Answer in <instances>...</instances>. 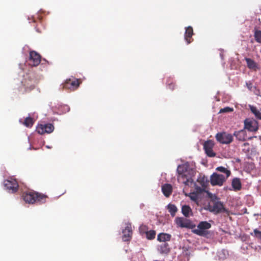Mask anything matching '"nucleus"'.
I'll return each instance as SVG.
<instances>
[{
	"mask_svg": "<svg viewBox=\"0 0 261 261\" xmlns=\"http://www.w3.org/2000/svg\"><path fill=\"white\" fill-rule=\"evenodd\" d=\"M177 172L178 181L185 185L183 190L185 195L196 202V182L192 178L193 171L190 169L187 164H184L178 166Z\"/></svg>",
	"mask_w": 261,
	"mask_h": 261,
	"instance_id": "1",
	"label": "nucleus"
},
{
	"mask_svg": "<svg viewBox=\"0 0 261 261\" xmlns=\"http://www.w3.org/2000/svg\"><path fill=\"white\" fill-rule=\"evenodd\" d=\"M207 197L210 199L207 205L206 210L214 214H218L224 213L227 215L229 214V211L224 207L222 202L220 201V198L218 197L215 194H213L210 192H207Z\"/></svg>",
	"mask_w": 261,
	"mask_h": 261,
	"instance_id": "2",
	"label": "nucleus"
},
{
	"mask_svg": "<svg viewBox=\"0 0 261 261\" xmlns=\"http://www.w3.org/2000/svg\"><path fill=\"white\" fill-rule=\"evenodd\" d=\"M22 197L26 203L34 204L35 203H45L48 196L34 191H30L24 192L22 194Z\"/></svg>",
	"mask_w": 261,
	"mask_h": 261,
	"instance_id": "3",
	"label": "nucleus"
},
{
	"mask_svg": "<svg viewBox=\"0 0 261 261\" xmlns=\"http://www.w3.org/2000/svg\"><path fill=\"white\" fill-rule=\"evenodd\" d=\"M197 182H198L202 188L197 186V205L198 204V200L201 194H206L210 192L207 190L209 180L206 176L204 175L199 174V177L197 179Z\"/></svg>",
	"mask_w": 261,
	"mask_h": 261,
	"instance_id": "4",
	"label": "nucleus"
},
{
	"mask_svg": "<svg viewBox=\"0 0 261 261\" xmlns=\"http://www.w3.org/2000/svg\"><path fill=\"white\" fill-rule=\"evenodd\" d=\"M22 85L24 88L23 93L28 92L34 89L35 88V80L33 73H27L21 82Z\"/></svg>",
	"mask_w": 261,
	"mask_h": 261,
	"instance_id": "5",
	"label": "nucleus"
},
{
	"mask_svg": "<svg viewBox=\"0 0 261 261\" xmlns=\"http://www.w3.org/2000/svg\"><path fill=\"white\" fill-rule=\"evenodd\" d=\"M197 227V235L204 237L206 238H211L212 236L213 233L208 230L211 227V224L208 222H200Z\"/></svg>",
	"mask_w": 261,
	"mask_h": 261,
	"instance_id": "6",
	"label": "nucleus"
},
{
	"mask_svg": "<svg viewBox=\"0 0 261 261\" xmlns=\"http://www.w3.org/2000/svg\"><path fill=\"white\" fill-rule=\"evenodd\" d=\"M217 141L221 144H229L233 141V136L225 132L218 133L216 135Z\"/></svg>",
	"mask_w": 261,
	"mask_h": 261,
	"instance_id": "7",
	"label": "nucleus"
},
{
	"mask_svg": "<svg viewBox=\"0 0 261 261\" xmlns=\"http://www.w3.org/2000/svg\"><path fill=\"white\" fill-rule=\"evenodd\" d=\"M81 83L79 79H68L63 84V88L70 91H74L78 88Z\"/></svg>",
	"mask_w": 261,
	"mask_h": 261,
	"instance_id": "8",
	"label": "nucleus"
},
{
	"mask_svg": "<svg viewBox=\"0 0 261 261\" xmlns=\"http://www.w3.org/2000/svg\"><path fill=\"white\" fill-rule=\"evenodd\" d=\"M176 224L181 228H193L195 224L190 220L183 217H177L175 220Z\"/></svg>",
	"mask_w": 261,
	"mask_h": 261,
	"instance_id": "9",
	"label": "nucleus"
},
{
	"mask_svg": "<svg viewBox=\"0 0 261 261\" xmlns=\"http://www.w3.org/2000/svg\"><path fill=\"white\" fill-rule=\"evenodd\" d=\"M226 178L223 175L214 173L210 178L211 184L212 186H221L226 180Z\"/></svg>",
	"mask_w": 261,
	"mask_h": 261,
	"instance_id": "10",
	"label": "nucleus"
},
{
	"mask_svg": "<svg viewBox=\"0 0 261 261\" xmlns=\"http://www.w3.org/2000/svg\"><path fill=\"white\" fill-rule=\"evenodd\" d=\"M41 61V56L35 51H31L30 52L28 64L31 66H38Z\"/></svg>",
	"mask_w": 261,
	"mask_h": 261,
	"instance_id": "11",
	"label": "nucleus"
},
{
	"mask_svg": "<svg viewBox=\"0 0 261 261\" xmlns=\"http://www.w3.org/2000/svg\"><path fill=\"white\" fill-rule=\"evenodd\" d=\"M54 129V125L51 123L45 124H39L36 127V132L41 135L45 133L49 134L53 132Z\"/></svg>",
	"mask_w": 261,
	"mask_h": 261,
	"instance_id": "12",
	"label": "nucleus"
},
{
	"mask_svg": "<svg viewBox=\"0 0 261 261\" xmlns=\"http://www.w3.org/2000/svg\"><path fill=\"white\" fill-rule=\"evenodd\" d=\"M5 187L7 189L10 191L12 193L17 192L18 189V184L15 179L11 178L9 179H7L4 181Z\"/></svg>",
	"mask_w": 261,
	"mask_h": 261,
	"instance_id": "13",
	"label": "nucleus"
},
{
	"mask_svg": "<svg viewBox=\"0 0 261 261\" xmlns=\"http://www.w3.org/2000/svg\"><path fill=\"white\" fill-rule=\"evenodd\" d=\"M214 146V143L212 140H208L203 144V148L205 153L209 157H214L216 156V153L213 150Z\"/></svg>",
	"mask_w": 261,
	"mask_h": 261,
	"instance_id": "14",
	"label": "nucleus"
},
{
	"mask_svg": "<svg viewBox=\"0 0 261 261\" xmlns=\"http://www.w3.org/2000/svg\"><path fill=\"white\" fill-rule=\"evenodd\" d=\"M245 128L250 132H256L258 129V122L256 121H248L245 120L244 121Z\"/></svg>",
	"mask_w": 261,
	"mask_h": 261,
	"instance_id": "15",
	"label": "nucleus"
},
{
	"mask_svg": "<svg viewBox=\"0 0 261 261\" xmlns=\"http://www.w3.org/2000/svg\"><path fill=\"white\" fill-rule=\"evenodd\" d=\"M122 240L123 241L126 242L130 240L132 235V229L130 223L126 224L125 229L122 231Z\"/></svg>",
	"mask_w": 261,
	"mask_h": 261,
	"instance_id": "16",
	"label": "nucleus"
},
{
	"mask_svg": "<svg viewBox=\"0 0 261 261\" xmlns=\"http://www.w3.org/2000/svg\"><path fill=\"white\" fill-rule=\"evenodd\" d=\"M158 250L161 254H167L170 251V248L167 242H164L158 246Z\"/></svg>",
	"mask_w": 261,
	"mask_h": 261,
	"instance_id": "17",
	"label": "nucleus"
},
{
	"mask_svg": "<svg viewBox=\"0 0 261 261\" xmlns=\"http://www.w3.org/2000/svg\"><path fill=\"white\" fill-rule=\"evenodd\" d=\"M233 135L236 137L237 139L241 141H245L247 138V133L244 129L235 131Z\"/></svg>",
	"mask_w": 261,
	"mask_h": 261,
	"instance_id": "18",
	"label": "nucleus"
},
{
	"mask_svg": "<svg viewBox=\"0 0 261 261\" xmlns=\"http://www.w3.org/2000/svg\"><path fill=\"white\" fill-rule=\"evenodd\" d=\"M193 35V30L192 27H188L186 29L185 34V39L187 41V43L189 44L193 40L192 39V37Z\"/></svg>",
	"mask_w": 261,
	"mask_h": 261,
	"instance_id": "19",
	"label": "nucleus"
},
{
	"mask_svg": "<svg viewBox=\"0 0 261 261\" xmlns=\"http://www.w3.org/2000/svg\"><path fill=\"white\" fill-rule=\"evenodd\" d=\"M162 191L164 195L168 197L172 193V187L170 184H165L162 187Z\"/></svg>",
	"mask_w": 261,
	"mask_h": 261,
	"instance_id": "20",
	"label": "nucleus"
},
{
	"mask_svg": "<svg viewBox=\"0 0 261 261\" xmlns=\"http://www.w3.org/2000/svg\"><path fill=\"white\" fill-rule=\"evenodd\" d=\"M171 235L166 233H160L158 235V240L163 243L167 242L171 240Z\"/></svg>",
	"mask_w": 261,
	"mask_h": 261,
	"instance_id": "21",
	"label": "nucleus"
},
{
	"mask_svg": "<svg viewBox=\"0 0 261 261\" xmlns=\"http://www.w3.org/2000/svg\"><path fill=\"white\" fill-rule=\"evenodd\" d=\"M247 67L250 69L256 70L257 68V64L251 59L246 58L245 59Z\"/></svg>",
	"mask_w": 261,
	"mask_h": 261,
	"instance_id": "22",
	"label": "nucleus"
},
{
	"mask_svg": "<svg viewBox=\"0 0 261 261\" xmlns=\"http://www.w3.org/2000/svg\"><path fill=\"white\" fill-rule=\"evenodd\" d=\"M232 186L234 190L239 191L241 189L242 185L241 180L239 178H235L232 181Z\"/></svg>",
	"mask_w": 261,
	"mask_h": 261,
	"instance_id": "23",
	"label": "nucleus"
},
{
	"mask_svg": "<svg viewBox=\"0 0 261 261\" xmlns=\"http://www.w3.org/2000/svg\"><path fill=\"white\" fill-rule=\"evenodd\" d=\"M181 213L186 217H189L192 215V212L191 207L189 205H185L181 207Z\"/></svg>",
	"mask_w": 261,
	"mask_h": 261,
	"instance_id": "24",
	"label": "nucleus"
},
{
	"mask_svg": "<svg viewBox=\"0 0 261 261\" xmlns=\"http://www.w3.org/2000/svg\"><path fill=\"white\" fill-rule=\"evenodd\" d=\"M167 208L169 212L170 213L172 217L175 216L176 213L177 211V208L176 206L173 204H169L167 205Z\"/></svg>",
	"mask_w": 261,
	"mask_h": 261,
	"instance_id": "25",
	"label": "nucleus"
},
{
	"mask_svg": "<svg viewBox=\"0 0 261 261\" xmlns=\"http://www.w3.org/2000/svg\"><path fill=\"white\" fill-rule=\"evenodd\" d=\"M34 123V121L33 120V118L30 117H28L25 119L23 124L28 127H31L33 126Z\"/></svg>",
	"mask_w": 261,
	"mask_h": 261,
	"instance_id": "26",
	"label": "nucleus"
},
{
	"mask_svg": "<svg viewBox=\"0 0 261 261\" xmlns=\"http://www.w3.org/2000/svg\"><path fill=\"white\" fill-rule=\"evenodd\" d=\"M250 108L251 112L254 114L255 117L261 120V112L254 106H250Z\"/></svg>",
	"mask_w": 261,
	"mask_h": 261,
	"instance_id": "27",
	"label": "nucleus"
},
{
	"mask_svg": "<svg viewBox=\"0 0 261 261\" xmlns=\"http://www.w3.org/2000/svg\"><path fill=\"white\" fill-rule=\"evenodd\" d=\"M216 170L225 173L226 174V178H227L230 175V171L222 166L217 167Z\"/></svg>",
	"mask_w": 261,
	"mask_h": 261,
	"instance_id": "28",
	"label": "nucleus"
},
{
	"mask_svg": "<svg viewBox=\"0 0 261 261\" xmlns=\"http://www.w3.org/2000/svg\"><path fill=\"white\" fill-rule=\"evenodd\" d=\"M254 37L255 41L261 44V31L255 30L254 34Z\"/></svg>",
	"mask_w": 261,
	"mask_h": 261,
	"instance_id": "29",
	"label": "nucleus"
},
{
	"mask_svg": "<svg viewBox=\"0 0 261 261\" xmlns=\"http://www.w3.org/2000/svg\"><path fill=\"white\" fill-rule=\"evenodd\" d=\"M156 232L155 230H151L146 232V237L148 240H152L155 238Z\"/></svg>",
	"mask_w": 261,
	"mask_h": 261,
	"instance_id": "30",
	"label": "nucleus"
},
{
	"mask_svg": "<svg viewBox=\"0 0 261 261\" xmlns=\"http://www.w3.org/2000/svg\"><path fill=\"white\" fill-rule=\"evenodd\" d=\"M148 230V228L146 225L142 224L139 227V231L141 234H146Z\"/></svg>",
	"mask_w": 261,
	"mask_h": 261,
	"instance_id": "31",
	"label": "nucleus"
},
{
	"mask_svg": "<svg viewBox=\"0 0 261 261\" xmlns=\"http://www.w3.org/2000/svg\"><path fill=\"white\" fill-rule=\"evenodd\" d=\"M233 109L230 107H225L224 108L220 109L219 113L230 112L233 111Z\"/></svg>",
	"mask_w": 261,
	"mask_h": 261,
	"instance_id": "32",
	"label": "nucleus"
},
{
	"mask_svg": "<svg viewBox=\"0 0 261 261\" xmlns=\"http://www.w3.org/2000/svg\"><path fill=\"white\" fill-rule=\"evenodd\" d=\"M254 233V237L261 240V231L258 230L257 229H255L253 230Z\"/></svg>",
	"mask_w": 261,
	"mask_h": 261,
	"instance_id": "33",
	"label": "nucleus"
},
{
	"mask_svg": "<svg viewBox=\"0 0 261 261\" xmlns=\"http://www.w3.org/2000/svg\"><path fill=\"white\" fill-rule=\"evenodd\" d=\"M168 87L170 89L173 90L174 89L175 84L173 83L172 82H171V83H168Z\"/></svg>",
	"mask_w": 261,
	"mask_h": 261,
	"instance_id": "34",
	"label": "nucleus"
},
{
	"mask_svg": "<svg viewBox=\"0 0 261 261\" xmlns=\"http://www.w3.org/2000/svg\"><path fill=\"white\" fill-rule=\"evenodd\" d=\"M243 151H244L246 153L249 151V148L248 147L247 149H245V148L243 149Z\"/></svg>",
	"mask_w": 261,
	"mask_h": 261,
	"instance_id": "35",
	"label": "nucleus"
},
{
	"mask_svg": "<svg viewBox=\"0 0 261 261\" xmlns=\"http://www.w3.org/2000/svg\"><path fill=\"white\" fill-rule=\"evenodd\" d=\"M249 145V144L248 143H244L243 144V146H245H245H248Z\"/></svg>",
	"mask_w": 261,
	"mask_h": 261,
	"instance_id": "36",
	"label": "nucleus"
},
{
	"mask_svg": "<svg viewBox=\"0 0 261 261\" xmlns=\"http://www.w3.org/2000/svg\"><path fill=\"white\" fill-rule=\"evenodd\" d=\"M36 31L38 33H41V31L37 27H36Z\"/></svg>",
	"mask_w": 261,
	"mask_h": 261,
	"instance_id": "37",
	"label": "nucleus"
},
{
	"mask_svg": "<svg viewBox=\"0 0 261 261\" xmlns=\"http://www.w3.org/2000/svg\"><path fill=\"white\" fill-rule=\"evenodd\" d=\"M246 84H247V86H248V88L250 89V88H251V83H250L249 84H248V83H247Z\"/></svg>",
	"mask_w": 261,
	"mask_h": 261,
	"instance_id": "38",
	"label": "nucleus"
},
{
	"mask_svg": "<svg viewBox=\"0 0 261 261\" xmlns=\"http://www.w3.org/2000/svg\"><path fill=\"white\" fill-rule=\"evenodd\" d=\"M256 136L250 137H249V138H248V139L251 140V139H252V138H256Z\"/></svg>",
	"mask_w": 261,
	"mask_h": 261,
	"instance_id": "39",
	"label": "nucleus"
},
{
	"mask_svg": "<svg viewBox=\"0 0 261 261\" xmlns=\"http://www.w3.org/2000/svg\"><path fill=\"white\" fill-rule=\"evenodd\" d=\"M193 232L194 233H196V229H194V230H193Z\"/></svg>",
	"mask_w": 261,
	"mask_h": 261,
	"instance_id": "40",
	"label": "nucleus"
},
{
	"mask_svg": "<svg viewBox=\"0 0 261 261\" xmlns=\"http://www.w3.org/2000/svg\"><path fill=\"white\" fill-rule=\"evenodd\" d=\"M67 109H68V111H69V108L67 107Z\"/></svg>",
	"mask_w": 261,
	"mask_h": 261,
	"instance_id": "41",
	"label": "nucleus"
},
{
	"mask_svg": "<svg viewBox=\"0 0 261 261\" xmlns=\"http://www.w3.org/2000/svg\"><path fill=\"white\" fill-rule=\"evenodd\" d=\"M250 234H251V236H253V233H250Z\"/></svg>",
	"mask_w": 261,
	"mask_h": 261,
	"instance_id": "42",
	"label": "nucleus"
}]
</instances>
